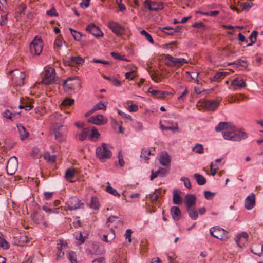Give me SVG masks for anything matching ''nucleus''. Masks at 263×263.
Returning a JSON list of instances; mask_svg holds the SVG:
<instances>
[{"mask_svg":"<svg viewBox=\"0 0 263 263\" xmlns=\"http://www.w3.org/2000/svg\"><path fill=\"white\" fill-rule=\"evenodd\" d=\"M222 135L226 140L233 141H240L246 139L248 135L246 132L242 130H237L236 127L231 124V127L226 131L222 132Z\"/></svg>","mask_w":263,"mask_h":263,"instance_id":"1","label":"nucleus"},{"mask_svg":"<svg viewBox=\"0 0 263 263\" xmlns=\"http://www.w3.org/2000/svg\"><path fill=\"white\" fill-rule=\"evenodd\" d=\"M96 154L97 157L102 162H105L107 159H110L112 156L111 152L105 143H103L101 146L96 148Z\"/></svg>","mask_w":263,"mask_h":263,"instance_id":"2","label":"nucleus"},{"mask_svg":"<svg viewBox=\"0 0 263 263\" xmlns=\"http://www.w3.org/2000/svg\"><path fill=\"white\" fill-rule=\"evenodd\" d=\"M63 86L65 91L70 93L77 88H80L81 82L77 78H69L64 81Z\"/></svg>","mask_w":263,"mask_h":263,"instance_id":"3","label":"nucleus"},{"mask_svg":"<svg viewBox=\"0 0 263 263\" xmlns=\"http://www.w3.org/2000/svg\"><path fill=\"white\" fill-rule=\"evenodd\" d=\"M165 60L168 61L165 62V64L168 66L180 67L184 64L187 63V61L184 58H174L169 54H163L161 55Z\"/></svg>","mask_w":263,"mask_h":263,"instance_id":"4","label":"nucleus"},{"mask_svg":"<svg viewBox=\"0 0 263 263\" xmlns=\"http://www.w3.org/2000/svg\"><path fill=\"white\" fill-rule=\"evenodd\" d=\"M9 74L11 75V79L13 82L17 86H22L24 84L25 78V74L20 71L17 69L10 70Z\"/></svg>","mask_w":263,"mask_h":263,"instance_id":"5","label":"nucleus"},{"mask_svg":"<svg viewBox=\"0 0 263 263\" xmlns=\"http://www.w3.org/2000/svg\"><path fill=\"white\" fill-rule=\"evenodd\" d=\"M67 128L65 126L56 125L53 130V134L54 135L55 139L59 142H62L65 140Z\"/></svg>","mask_w":263,"mask_h":263,"instance_id":"6","label":"nucleus"},{"mask_svg":"<svg viewBox=\"0 0 263 263\" xmlns=\"http://www.w3.org/2000/svg\"><path fill=\"white\" fill-rule=\"evenodd\" d=\"M43 42L41 38L36 36L30 44V51L33 55H40L42 51Z\"/></svg>","mask_w":263,"mask_h":263,"instance_id":"7","label":"nucleus"},{"mask_svg":"<svg viewBox=\"0 0 263 263\" xmlns=\"http://www.w3.org/2000/svg\"><path fill=\"white\" fill-rule=\"evenodd\" d=\"M55 69L52 67L48 68L45 71V74L42 79L41 83L45 85H48L55 82Z\"/></svg>","mask_w":263,"mask_h":263,"instance_id":"8","label":"nucleus"},{"mask_svg":"<svg viewBox=\"0 0 263 263\" xmlns=\"http://www.w3.org/2000/svg\"><path fill=\"white\" fill-rule=\"evenodd\" d=\"M18 162L15 156L11 157L7 162L6 166L7 173L8 175H13L17 170Z\"/></svg>","mask_w":263,"mask_h":263,"instance_id":"9","label":"nucleus"},{"mask_svg":"<svg viewBox=\"0 0 263 263\" xmlns=\"http://www.w3.org/2000/svg\"><path fill=\"white\" fill-rule=\"evenodd\" d=\"M68 209L70 211L76 210L82 208L83 203H82L77 197L70 198L66 202Z\"/></svg>","mask_w":263,"mask_h":263,"instance_id":"10","label":"nucleus"},{"mask_svg":"<svg viewBox=\"0 0 263 263\" xmlns=\"http://www.w3.org/2000/svg\"><path fill=\"white\" fill-rule=\"evenodd\" d=\"M108 26L118 36L122 35L124 33V27L117 22L114 21L109 22Z\"/></svg>","mask_w":263,"mask_h":263,"instance_id":"11","label":"nucleus"},{"mask_svg":"<svg viewBox=\"0 0 263 263\" xmlns=\"http://www.w3.org/2000/svg\"><path fill=\"white\" fill-rule=\"evenodd\" d=\"M64 62L68 66H76L82 65L84 63V60L80 56H71L64 60Z\"/></svg>","mask_w":263,"mask_h":263,"instance_id":"12","label":"nucleus"},{"mask_svg":"<svg viewBox=\"0 0 263 263\" xmlns=\"http://www.w3.org/2000/svg\"><path fill=\"white\" fill-rule=\"evenodd\" d=\"M107 121V119L101 114L92 116L88 120V122L99 126L105 124Z\"/></svg>","mask_w":263,"mask_h":263,"instance_id":"13","label":"nucleus"},{"mask_svg":"<svg viewBox=\"0 0 263 263\" xmlns=\"http://www.w3.org/2000/svg\"><path fill=\"white\" fill-rule=\"evenodd\" d=\"M211 235L217 239H223L225 233L227 232L223 229L219 227H214L210 230Z\"/></svg>","mask_w":263,"mask_h":263,"instance_id":"14","label":"nucleus"},{"mask_svg":"<svg viewBox=\"0 0 263 263\" xmlns=\"http://www.w3.org/2000/svg\"><path fill=\"white\" fill-rule=\"evenodd\" d=\"M144 6L149 11H157L159 10L162 9L163 8L162 4L158 3L155 1H151L150 0H146L145 1L144 3Z\"/></svg>","mask_w":263,"mask_h":263,"instance_id":"15","label":"nucleus"},{"mask_svg":"<svg viewBox=\"0 0 263 263\" xmlns=\"http://www.w3.org/2000/svg\"><path fill=\"white\" fill-rule=\"evenodd\" d=\"M248 237V234L245 232H242L237 235L235 242L239 248H242L247 243Z\"/></svg>","mask_w":263,"mask_h":263,"instance_id":"16","label":"nucleus"},{"mask_svg":"<svg viewBox=\"0 0 263 263\" xmlns=\"http://www.w3.org/2000/svg\"><path fill=\"white\" fill-rule=\"evenodd\" d=\"M86 30L95 37H101L103 35V33L100 30L99 28L93 23L88 24L86 27Z\"/></svg>","mask_w":263,"mask_h":263,"instance_id":"17","label":"nucleus"},{"mask_svg":"<svg viewBox=\"0 0 263 263\" xmlns=\"http://www.w3.org/2000/svg\"><path fill=\"white\" fill-rule=\"evenodd\" d=\"M159 163L163 166L169 167L171 163V158L166 151H163L160 153Z\"/></svg>","mask_w":263,"mask_h":263,"instance_id":"18","label":"nucleus"},{"mask_svg":"<svg viewBox=\"0 0 263 263\" xmlns=\"http://www.w3.org/2000/svg\"><path fill=\"white\" fill-rule=\"evenodd\" d=\"M255 205V197L254 193L249 195L245 199V206L247 210H251Z\"/></svg>","mask_w":263,"mask_h":263,"instance_id":"19","label":"nucleus"},{"mask_svg":"<svg viewBox=\"0 0 263 263\" xmlns=\"http://www.w3.org/2000/svg\"><path fill=\"white\" fill-rule=\"evenodd\" d=\"M196 197L193 194H187L185 197V205L186 209L195 207Z\"/></svg>","mask_w":263,"mask_h":263,"instance_id":"20","label":"nucleus"},{"mask_svg":"<svg viewBox=\"0 0 263 263\" xmlns=\"http://www.w3.org/2000/svg\"><path fill=\"white\" fill-rule=\"evenodd\" d=\"M219 104V102L217 100H205L202 103L203 106L208 110H215Z\"/></svg>","mask_w":263,"mask_h":263,"instance_id":"21","label":"nucleus"},{"mask_svg":"<svg viewBox=\"0 0 263 263\" xmlns=\"http://www.w3.org/2000/svg\"><path fill=\"white\" fill-rule=\"evenodd\" d=\"M17 128L19 132L20 139L21 140H24L29 137V133L23 125L18 124L17 125Z\"/></svg>","mask_w":263,"mask_h":263,"instance_id":"22","label":"nucleus"},{"mask_svg":"<svg viewBox=\"0 0 263 263\" xmlns=\"http://www.w3.org/2000/svg\"><path fill=\"white\" fill-rule=\"evenodd\" d=\"M171 214L173 219L175 221H178L181 218V211L177 206L171 208Z\"/></svg>","mask_w":263,"mask_h":263,"instance_id":"23","label":"nucleus"},{"mask_svg":"<svg viewBox=\"0 0 263 263\" xmlns=\"http://www.w3.org/2000/svg\"><path fill=\"white\" fill-rule=\"evenodd\" d=\"M148 91L153 96H156L158 98H164L168 94V92L166 91L155 90L153 89L152 87L148 89Z\"/></svg>","mask_w":263,"mask_h":263,"instance_id":"24","label":"nucleus"},{"mask_svg":"<svg viewBox=\"0 0 263 263\" xmlns=\"http://www.w3.org/2000/svg\"><path fill=\"white\" fill-rule=\"evenodd\" d=\"M231 123L222 122H220L216 127L215 130L216 132L226 131L231 127Z\"/></svg>","mask_w":263,"mask_h":263,"instance_id":"25","label":"nucleus"},{"mask_svg":"<svg viewBox=\"0 0 263 263\" xmlns=\"http://www.w3.org/2000/svg\"><path fill=\"white\" fill-rule=\"evenodd\" d=\"M231 83L234 86H236L240 88H245L247 85L243 79L241 77H237L232 81Z\"/></svg>","mask_w":263,"mask_h":263,"instance_id":"26","label":"nucleus"},{"mask_svg":"<svg viewBox=\"0 0 263 263\" xmlns=\"http://www.w3.org/2000/svg\"><path fill=\"white\" fill-rule=\"evenodd\" d=\"M180 191L175 189L173 191V202L175 204H180L181 203V198L179 195Z\"/></svg>","mask_w":263,"mask_h":263,"instance_id":"27","label":"nucleus"},{"mask_svg":"<svg viewBox=\"0 0 263 263\" xmlns=\"http://www.w3.org/2000/svg\"><path fill=\"white\" fill-rule=\"evenodd\" d=\"M187 211L188 212L189 217L192 220H196L197 219L198 217V212L195 209V207L187 209Z\"/></svg>","mask_w":263,"mask_h":263,"instance_id":"28","label":"nucleus"},{"mask_svg":"<svg viewBox=\"0 0 263 263\" xmlns=\"http://www.w3.org/2000/svg\"><path fill=\"white\" fill-rule=\"evenodd\" d=\"M151 155H153L151 153V151L147 148H143L141 151L140 157L143 159L145 161H147L149 159V156Z\"/></svg>","mask_w":263,"mask_h":263,"instance_id":"29","label":"nucleus"},{"mask_svg":"<svg viewBox=\"0 0 263 263\" xmlns=\"http://www.w3.org/2000/svg\"><path fill=\"white\" fill-rule=\"evenodd\" d=\"M194 176L199 185H202L206 183V179L202 175L196 173Z\"/></svg>","mask_w":263,"mask_h":263,"instance_id":"30","label":"nucleus"},{"mask_svg":"<svg viewBox=\"0 0 263 263\" xmlns=\"http://www.w3.org/2000/svg\"><path fill=\"white\" fill-rule=\"evenodd\" d=\"M32 220L36 223L39 224L41 223V220L43 218V216L39 214L36 212H35L31 216Z\"/></svg>","mask_w":263,"mask_h":263,"instance_id":"31","label":"nucleus"},{"mask_svg":"<svg viewBox=\"0 0 263 263\" xmlns=\"http://www.w3.org/2000/svg\"><path fill=\"white\" fill-rule=\"evenodd\" d=\"M32 220L36 223L39 224L41 223V220L43 218V216L39 214L36 212H35L31 216Z\"/></svg>","mask_w":263,"mask_h":263,"instance_id":"32","label":"nucleus"},{"mask_svg":"<svg viewBox=\"0 0 263 263\" xmlns=\"http://www.w3.org/2000/svg\"><path fill=\"white\" fill-rule=\"evenodd\" d=\"M0 247L4 249H8L9 248V243L4 239L3 235L1 232H0Z\"/></svg>","mask_w":263,"mask_h":263,"instance_id":"33","label":"nucleus"},{"mask_svg":"<svg viewBox=\"0 0 263 263\" xmlns=\"http://www.w3.org/2000/svg\"><path fill=\"white\" fill-rule=\"evenodd\" d=\"M89 129L87 128H84L79 135V139L81 141H84L87 137Z\"/></svg>","mask_w":263,"mask_h":263,"instance_id":"34","label":"nucleus"},{"mask_svg":"<svg viewBox=\"0 0 263 263\" xmlns=\"http://www.w3.org/2000/svg\"><path fill=\"white\" fill-rule=\"evenodd\" d=\"M90 206L91 208L97 210L100 206V203L96 197H92L91 199V203Z\"/></svg>","mask_w":263,"mask_h":263,"instance_id":"35","label":"nucleus"},{"mask_svg":"<svg viewBox=\"0 0 263 263\" xmlns=\"http://www.w3.org/2000/svg\"><path fill=\"white\" fill-rule=\"evenodd\" d=\"M192 151L198 154H203L204 153V148L203 145L201 144L196 143L193 148Z\"/></svg>","mask_w":263,"mask_h":263,"instance_id":"36","label":"nucleus"},{"mask_svg":"<svg viewBox=\"0 0 263 263\" xmlns=\"http://www.w3.org/2000/svg\"><path fill=\"white\" fill-rule=\"evenodd\" d=\"M75 174V170L73 168H68L65 172V177L66 179L72 178Z\"/></svg>","mask_w":263,"mask_h":263,"instance_id":"37","label":"nucleus"},{"mask_svg":"<svg viewBox=\"0 0 263 263\" xmlns=\"http://www.w3.org/2000/svg\"><path fill=\"white\" fill-rule=\"evenodd\" d=\"M235 64L238 66H242L244 68H246L248 66L247 62L246 60L241 59H238L233 63H230L229 65Z\"/></svg>","mask_w":263,"mask_h":263,"instance_id":"38","label":"nucleus"},{"mask_svg":"<svg viewBox=\"0 0 263 263\" xmlns=\"http://www.w3.org/2000/svg\"><path fill=\"white\" fill-rule=\"evenodd\" d=\"M69 30L71 32V35L76 40L80 41L81 40L82 35L80 32L74 30V29L71 28H69Z\"/></svg>","mask_w":263,"mask_h":263,"instance_id":"39","label":"nucleus"},{"mask_svg":"<svg viewBox=\"0 0 263 263\" xmlns=\"http://www.w3.org/2000/svg\"><path fill=\"white\" fill-rule=\"evenodd\" d=\"M42 209L45 211L46 213H49V214H58L59 213V209L58 208H55L53 209H52L50 208H48L46 206H43L42 207Z\"/></svg>","mask_w":263,"mask_h":263,"instance_id":"40","label":"nucleus"},{"mask_svg":"<svg viewBox=\"0 0 263 263\" xmlns=\"http://www.w3.org/2000/svg\"><path fill=\"white\" fill-rule=\"evenodd\" d=\"M106 190L108 193L112 194L115 196L119 197L120 196V194L117 192V190L112 188L111 186H110V185L107 186Z\"/></svg>","mask_w":263,"mask_h":263,"instance_id":"41","label":"nucleus"},{"mask_svg":"<svg viewBox=\"0 0 263 263\" xmlns=\"http://www.w3.org/2000/svg\"><path fill=\"white\" fill-rule=\"evenodd\" d=\"M93 110L96 111L98 110H101V109H106V106L101 101L98 102L97 104H96L93 107Z\"/></svg>","mask_w":263,"mask_h":263,"instance_id":"42","label":"nucleus"},{"mask_svg":"<svg viewBox=\"0 0 263 263\" xmlns=\"http://www.w3.org/2000/svg\"><path fill=\"white\" fill-rule=\"evenodd\" d=\"M67 257L71 263H77L76 254L74 252H69L67 255Z\"/></svg>","mask_w":263,"mask_h":263,"instance_id":"43","label":"nucleus"},{"mask_svg":"<svg viewBox=\"0 0 263 263\" xmlns=\"http://www.w3.org/2000/svg\"><path fill=\"white\" fill-rule=\"evenodd\" d=\"M99 135V133L97 129L95 127H93L91 129V134L89 136V138L91 140L93 138L98 139Z\"/></svg>","mask_w":263,"mask_h":263,"instance_id":"44","label":"nucleus"},{"mask_svg":"<svg viewBox=\"0 0 263 263\" xmlns=\"http://www.w3.org/2000/svg\"><path fill=\"white\" fill-rule=\"evenodd\" d=\"M140 33L141 35L144 36L145 38L151 43H154V40L150 34H149L147 32H146L144 30H142L140 31Z\"/></svg>","mask_w":263,"mask_h":263,"instance_id":"45","label":"nucleus"},{"mask_svg":"<svg viewBox=\"0 0 263 263\" xmlns=\"http://www.w3.org/2000/svg\"><path fill=\"white\" fill-rule=\"evenodd\" d=\"M228 74L227 72L221 71L217 72L213 78L214 81H219V79L223 78Z\"/></svg>","mask_w":263,"mask_h":263,"instance_id":"46","label":"nucleus"},{"mask_svg":"<svg viewBox=\"0 0 263 263\" xmlns=\"http://www.w3.org/2000/svg\"><path fill=\"white\" fill-rule=\"evenodd\" d=\"M63 42V39L62 37L61 36H58L54 41V46H56L58 48L60 49L62 46Z\"/></svg>","mask_w":263,"mask_h":263,"instance_id":"47","label":"nucleus"},{"mask_svg":"<svg viewBox=\"0 0 263 263\" xmlns=\"http://www.w3.org/2000/svg\"><path fill=\"white\" fill-rule=\"evenodd\" d=\"M30 238L27 236H21L20 237V242L21 246H24L29 242Z\"/></svg>","mask_w":263,"mask_h":263,"instance_id":"48","label":"nucleus"},{"mask_svg":"<svg viewBox=\"0 0 263 263\" xmlns=\"http://www.w3.org/2000/svg\"><path fill=\"white\" fill-rule=\"evenodd\" d=\"M74 102V100L73 99L66 98L62 101V105L65 106H71Z\"/></svg>","mask_w":263,"mask_h":263,"instance_id":"49","label":"nucleus"},{"mask_svg":"<svg viewBox=\"0 0 263 263\" xmlns=\"http://www.w3.org/2000/svg\"><path fill=\"white\" fill-rule=\"evenodd\" d=\"M75 238L76 239L79 240L81 243H84L86 237H83L81 232H76L74 234Z\"/></svg>","mask_w":263,"mask_h":263,"instance_id":"50","label":"nucleus"},{"mask_svg":"<svg viewBox=\"0 0 263 263\" xmlns=\"http://www.w3.org/2000/svg\"><path fill=\"white\" fill-rule=\"evenodd\" d=\"M188 93V90L186 88L183 92L178 97V100L180 102H183Z\"/></svg>","mask_w":263,"mask_h":263,"instance_id":"51","label":"nucleus"},{"mask_svg":"<svg viewBox=\"0 0 263 263\" xmlns=\"http://www.w3.org/2000/svg\"><path fill=\"white\" fill-rule=\"evenodd\" d=\"M125 76L126 79L132 80L136 76V73L134 70H132L130 72H126L125 74Z\"/></svg>","mask_w":263,"mask_h":263,"instance_id":"52","label":"nucleus"},{"mask_svg":"<svg viewBox=\"0 0 263 263\" xmlns=\"http://www.w3.org/2000/svg\"><path fill=\"white\" fill-rule=\"evenodd\" d=\"M118 162L121 167H123L125 164V162L123 159V156L121 151H119L118 153Z\"/></svg>","mask_w":263,"mask_h":263,"instance_id":"53","label":"nucleus"},{"mask_svg":"<svg viewBox=\"0 0 263 263\" xmlns=\"http://www.w3.org/2000/svg\"><path fill=\"white\" fill-rule=\"evenodd\" d=\"M3 117L10 120H12L13 116L15 115V113L10 112L9 110L4 111Z\"/></svg>","mask_w":263,"mask_h":263,"instance_id":"54","label":"nucleus"},{"mask_svg":"<svg viewBox=\"0 0 263 263\" xmlns=\"http://www.w3.org/2000/svg\"><path fill=\"white\" fill-rule=\"evenodd\" d=\"M181 180L183 181L184 185L188 189H190L191 187V184L190 182V179L189 178L182 177L181 178Z\"/></svg>","mask_w":263,"mask_h":263,"instance_id":"55","label":"nucleus"},{"mask_svg":"<svg viewBox=\"0 0 263 263\" xmlns=\"http://www.w3.org/2000/svg\"><path fill=\"white\" fill-rule=\"evenodd\" d=\"M241 6L242 7V10H248L250 9L252 6H253L252 3L246 2L244 3L241 4Z\"/></svg>","mask_w":263,"mask_h":263,"instance_id":"56","label":"nucleus"},{"mask_svg":"<svg viewBox=\"0 0 263 263\" xmlns=\"http://www.w3.org/2000/svg\"><path fill=\"white\" fill-rule=\"evenodd\" d=\"M166 127H171L172 128H176V129L171 130L173 133H175L176 132H178V130H179V128H178V124H177V123L176 122H174V123H170L168 122H167V125H166Z\"/></svg>","mask_w":263,"mask_h":263,"instance_id":"57","label":"nucleus"},{"mask_svg":"<svg viewBox=\"0 0 263 263\" xmlns=\"http://www.w3.org/2000/svg\"><path fill=\"white\" fill-rule=\"evenodd\" d=\"M44 158L48 162H54L55 161V157L54 155H50L49 154H46Z\"/></svg>","mask_w":263,"mask_h":263,"instance_id":"58","label":"nucleus"},{"mask_svg":"<svg viewBox=\"0 0 263 263\" xmlns=\"http://www.w3.org/2000/svg\"><path fill=\"white\" fill-rule=\"evenodd\" d=\"M215 195V193L211 192L209 191H206L204 192V196L205 198L208 200H211Z\"/></svg>","mask_w":263,"mask_h":263,"instance_id":"59","label":"nucleus"},{"mask_svg":"<svg viewBox=\"0 0 263 263\" xmlns=\"http://www.w3.org/2000/svg\"><path fill=\"white\" fill-rule=\"evenodd\" d=\"M168 172V169L165 168H160L159 170L157 171V174H159L161 176H164Z\"/></svg>","mask_w":263,"mask_h":263,"instance_id":"60","label":"nucleus"},{"mask_svg":"<svg viewBox=\"0 0 263 263\" xmlns=\"http://www.w3.org/2000/svg\"><path fill=\"white\" fill-rule=\"evenodd\" d=\"M46 13L48 15L50 16H57L58 13L56 12V10L54 8H51L49 10L46 11Z\"/></svg>","mask_w":263,"mask_h":263,"instance_id":"61","label":"nucleus"},{"mask_svg":"<svg viewBox=\"0 0 263 263\" xmlns=\"http://www.w3.org/2000/svg\"><path fill=\"white\" fill-rule=\"evenodd\" d=\"M7 14H4V15H1V20H0V25L1 26L5 25L7 23Z\"/></svg>","mask_w":263,"mask_h":263,"instance_id":"62","label":"nucleus"},{"mask_svg":"<svg viewBox=\"0 0 263 263\" xmlns=\"http://www.w3.org/2000/svg\"><path fill=\"white\" fill-rule=\"evenodd\" d=\"M7 5V0H0V10L5 11Z\"/></svg>","mask_w":263,"mask_h":263,"instance_id":"63","label":"nucleus"},{"mask_svg":"<svg viewBox=\"0 0 263 263\" xmlns=\"http://www.w3.org/2000/svg\"><path fill=\"white\" fill-rule=\"evenodd\" d=\"M132 231L131 229H127L126 231L125 234V237L126 239H128L129 242H132Z\"/></svg>","mask_w":263,"mask_h":263,"instance_id":"64","label":"nucleus"}]
</instances>
